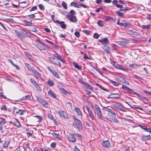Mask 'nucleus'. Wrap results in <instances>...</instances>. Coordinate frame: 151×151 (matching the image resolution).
<instances>
[{"label":"nucleus","mask_w":151,"mask_h":151,"mask_svg":"<svg viewBox=\"0 0 151 151\" xmlns=\"http://www.w3.org/2000/svg\"><path fill=\"white\" fill-rule=\"evenodd\" d=\"M146 18L148 20L151 19V14H148Z\"/></svg>","instance_id":"nucleus-64"},{"label":"nucleus","mask_w":151,"mask_h":151,"mask_svg":"<svg viewBox=\"0 0 151 151\" xmlns=\"http://www.w3.org/2000/svg\"><path fill=\"white\" fill-rule=\"evenodd\" d=\"M60 116L62 118H64L65 119H68V115L67 113L64 111L60 110L58 111V112Z\"/></svg>","instance_id":"nucleus-9"},{"label":"nucleus","mask_w":151,"mask_h":151,"mask_svg":"<svg viewBox=\"0 0 151 151\" xmlns=\"http://www.w3.org/2000/svg\"><path fill=\"white\" fill-rule=\"evenodd\" d=\"M32 95H27L23 97L21 99V100H25L31 99Z\"/></svg>","instance_id":"nucleus-20"},{"label":"nucleus","mask_w":151,"mask_h":151,"mask_svg":"<svg viewBox=\"0 0 151 151\" xmlns=\"http://www.w3.org/2000/svg\"><path fill=\"white\" fill-rule=\"evenodd\" d=\"M128 87L124 85H123L122 86V88L123 89L126 90V91L128 89Z\"/></svg>","instance_id":"nucleus-55"},{"label":"nucleus","mask_w":151,"mask_h":151,"mask_svg":"<svg viewBox=\"0 0 151 151\" xmlns=\"http://www.w3.org/2000/svg\"><path fill=\"white\" fill-rule=\"evenodd\" d=\"M142 28L143 29H148L150 28V25H142Z\"/></svg>","instance_id":"nucleus-26"},{"label":"nucleus","mask_w":151,"mask_h":151,"mask_svg":"<svg viewBox=\"0 0 151 151\" xmlns=\"http://www.w3.org/2000/svg\"><path fill=\"white\" fill-rule=\"evenodd\" d=\"M35 117H36L38 118V122H40L42 120V118L41 117L39 116H35Z\"/></svg>","instance_id":"nucleus-53"},{"label":"nucleus","mask_w":151,"mask_h":151,"mask_svg":"<svg viewBox=\"0 0 151 151\" xmlns=\"http://www.w3.org/2000/svg\"><path fill=\"white\" fill-rule=\"evenodd\" d=\"M75 35L77 37H79L80 36V32H76L74 33Z\"/></svg>","instance_id":"nucleus-48"},{"label":"nucleus","mask_w":151,"mask_h":151,"mask_svg":"<svg viewBox=\"0 0 151 151\" xmlns=\"http://www.w3.org/2000/svg\"><path fill=\"white\" fill-rule=\"evenodd\" d=\"M60 13L63 15L66 16V18H67L69 15V12L66 11H61L60 12Z\"/></svg>","instance_id":"nucleus-31"},{"label":"nucleus","mask_w":151,"mask_h":151,"mask_svg":"<svg viewBox=\"0 0 151 151\" xmlns=\"http://www.w3.org/2000/svg\"><path fill=\"white\" fill-rule=\"evenodd\" d=\"M62 6L65 9H67V5L65 2L63 1L62 2Z\"/></svg>","instance_id":"nucleus-43"},{"label":"nucleus","mask_w":151,"mask_h":151,"mask_svg":"<svg viewBox=\"0 0 151 151\" xmlns=\"http://www.w3.org/2000/svg\"><path fill=\"white\" fill-rule=\"evenodd\" d=\"M79 82L83 84L84 85L86 84V83L84 82L82 79H79Z\"/></svg>","instance_id":"nucleus-60"},{"label":"nucleus","mask_w":151,"mask_h":151,"mask_svg":"<svg viewBox=\"0 0 151 151\" xmlns=\"http://www.w3.org/2000/svg\"><path fill=\"white\" fill-rule=\"evenodd\" d=\"M105 48L104 49V51L106 52L107 53L109 54L110 51V49L109 47L107 46H106L105 47Z\"/></svg>","instance_id":"nucleus-22"},{"label":"nucleus","mask_w":151,"mask_h":151,"mask_svg":"<svg viewBox=\"0 0 151 151\" xmlns=\"http://www.w3.org/2000/svg\"><path fill=\"white\" fill-rule=\"evenodd\" d=\"M139 126L141 128L145 130L146 131L148 132L151 134V128H147V127L145 126H143L142 125H140Z\"/></svg>","instance_id":"nucleus-16"},{"label":"nucleus","mask_w":151,"mask_h":151,"mask_svg":"<svg viewBox=\"0 0 151 151\" xmlns=\"http://www.w3.org/2000/svg\"><path fill=\"white\" fill-rule=\"evenodd\" d=\"M35 44V46L40 50H45L47 47H48V46H46L43 42L39 40H37Z\"/></svg>","instance_id":"nucleus-4"},{"label":"nucleus","mask_w":151,"mask_h":151,"mask_svg":"<svg viewBox=\"0 0 151 151\" xmlns=\"http://www.w3.org/2000/svg\"><path fill=\"white\" fill-rule=\"evenodd\" d=\"M30 81L34 86L37 84L33 78H31L30 79Z\"/></svg>","instance_id":"nucleus-39"},{"label":"nucleus","mask_w":151,"mask_h":151,"mask_svg":"<svg viewBox=\"0 0 151 151\" xmlns=\"http://www.w3.org/2000/svg\"><path fill=\"white\" fill-rule=\"evenodd\" d=\"M151 138V136L150 135H144L142 136V140L144 141L149 140Z\"/></svg>","instance_id":"nucleus-19"},{"label":"nucleus","mask_w":151,"mask_h":151,"mask_svg":"<svg viewBox=\"0 0 151 151\" xmlns=\"http://www.w3.org/2000/svg\"><path fill=\"white\" fill-rule=\"evenodd\" d=\"M111 95H109L108 96V98H112V99H118L120 97V96L118 97H111Z\"/></svg>","instance_id":"nucleus-51"},{"label":"nucleus","mask_w":151,"mask_h":151,"mask_svg":"<svg viewBox=\"0 0 151 151\" xmlns=\"http://www.w3.org/2000/svg\"><path fill=\"white\" fill-rule=\"evenodd\" d=\"M97 24L99 26L101 27H102L104 26L103 22L101 20H99L98 21Z\"/></svg>","instance_id":"nucleus-33"},{"label":"nucleus","mask_w":151,"mask_h":151,"mask_svg":"<svg viewBox=\"0 0 151 151\" xmlns=\"http://www.w3.org/2000/svg\"><path fill=\"white\" fill-rule=\"evenodd\" d=\"M49 59L50 61L52 64L57 65L60 67L61 66V65L60 62L58 61L57 59H56L52 57L49 58Z\"/></svg>","instance_id":"nucleus-7"},{"label":"nucleus","mask_w":151,"mask_h":151,"mask_svg":"<svg viewBox=\"0 0 151 151\" xmlns=\"http://www.w3.org/2000/svg\"><path fill=\"white\" fill-rule=\"evenodd\" d=\"M85 86H86L88 89L90 90H92L93 89V87L91 86L88 83H86L85 84Z\"/></svg>","instance_id":"nucleus-34"},{"label":"nucleus","mask_w":151,"mask_h":151,"mask_svg":"<svg viewBox=\"0 0 151 151\" xmlns=\"http://www.w3.org/2000/svg\"><path fill=\"white\" fill-rule=\"evenodd\" d=\"M6 122L5 119H3L1 120L0 122V125H2L5 124Z\"/></svg>","instance_id":"nucleus-58"},{"label":"nucleus","mask_w":151,"mask_h":151,"mask_svg":"<svg viewBox=\"0 0 151 151\" xmlns=\"http://www.w3.org/2000/svg\"><path fill=\"white\" fill-rule=\"evenodd\" d=\"M116 14H118L120 17H122L124 15V14L123 13L120 12L118 11H116Z\"/></svg>","instance_id":"nucleus-52"},{"label":"nucleus","mask_w":151,"mask_h":151,"mask_svg":"<svg viewBox=\"0 0 151 151\" xmlns=\"http://www.w3.org/2000/svg\"><path fill=\"white\" fill-rule=\"evenodd\" d=\"M104 111V118L106 119L111 122L118 123L119 120L114 116H116L117 113H115L110 107H104L102 109Z\"/></svg>","instance_id":"nucleus-1"},{"label":"nucleus","mask_w":151,"mask_h":151,"mask_svg":"<svg viewBox=\"0 0 151 151\" xmlns=\"http://www.w3.org/2000/svg\"><path fill=\"white\" fill-rule=\"evenodd\" d=\"M93 36L96 39L98 38L99 37V35L98 34V33H94Z\"/></svg>","instance_id":"nucleus-49"},{"label":"nucleus","mask_w":151,"mask_h":151,"mask_svg":"<svg viewBox=\"0 0 151 151\" xmlns=\"http://www.w3.org/2000/svg\"><path fill=\"white\" fill-rule=\"evenodd\" d=\"M132 31H133V30H129L127 31V33L128 35H132L133 33Z\"/></svg>","instance_id":"nucleus-50"},{"label":"nucleus","mask_w":151,"mask_h":151,"mask_svg":"<svg viewBox=\"0 0 151 151\" xmlns=\"http://www.w3.org/2000/svg\"><path fill=\"white\" fill-rule=\"evenodd\" d=\"M28 16L29 17L32 18H33V19H34L35 17V15L34 14L29 15Z\"/></svg>","instance_id":"nucleus-63"},{"label":"nucleus","mask_w":151,"mask_h":151,"mask_svg":"<svg viewBox=\"0 0 151 151\" xmlns=\"http://www.w3.org/2000/svg\"><path fill=\"white\" fill-rule=\"evenodd\" d=\"M74 111L76 112L78 115L82 116V112L79 108L77 107H75L74 109Z\"/></svg>","instance_id":"nucleus-17"},{"label":"nucleus","mask_w":151,"mask_h":151,"mask_svg":"<svg viewBox=\"0 0 151 151\" xmlns=\"http://www.w3.org/2000/svg\"><path fill=\"white\" fill-rule=\"evenodd\" d=\"M10 142L9 141H6L4 143H3V147L4 148L7 147L9 143Z\"/></svg>","instance_id":"nucleus-36"},{"label":"nucleus","mask_w":151,"mask_h":151,"mask_svg":"<svg viewBox=\"0 0 151 151\" xmlns=\"http://www.w3.org/2000/svg\"><path fill=\"white\" fill-rule=\"evenodd\" d=\"M119 80L121 82H123L125 81V80L124 78L122 77H120L119 78Z\"/></svg>","instance_id":"nucleus-61"},{"label":"nucleus","mask_w":151,"mask_h":151,"mask_svg":"<svg viewBox=\"0 0 151 151\" xmlns=\"http://www.w3.org/2000/svg\"><path fill=\"white\" fill-rule=\"evenodd\" d=\"M37 101L40 103L42 104L43 105H46L47 104V103L44 100H43L40 98L38 97L37 98Z\"/></svg>","instance_id":"nucleus-18"},{"label":"nucleus","mask_w":151,"mask_h":151,"mask_svg":"<svg viewBox=\"0 0 151 151\" xmlns=\"http://www.w3.org/2000/svg\"><path fill=\"white\" fill-rule=\"evenodd\" d=\"M74 65L75 68L78 69L79 70L81 69V66L78 65L77 63H74Z\"/></svg>","instance_id":"nucleus-28"},{"label":"nucleus","mask_w":151,"mask_h":151,"mask_svg":"<svg viewBox=\"0 0 151 151\" xmlns=\"http://www.w3.org/2000/svg\"><path fill=\"white\" fill-rule=\"evenodd\" d=\"M40 9L41 10H44L45 9L44 6L42 4H40L38 5Z\"/></svg>","instance_id":"nucleus-46"},{"label":"nucleus","mask_w":151,"mask_h":151,"mask_svg":"<svg viewBox=\"0 0 151 151\" xmlns=\"http://www.w3.org/2000/svg\"><path fill=\"white\" fill-rule=\"evenodd\" d=\"M7 108L6 106L5 105L3 106L1 108V110H7Z\"/></svg>","instance_id":"nucleus-59"},{"label":"nucleus","mask_w":151,"mask_h":151,"mask_svg":"<svg viewBox=\"0 0 151 151\" xmlns=\"http://www.w3.org/2000/svg\"><path fill=\"white\" fill-rule=\"evenodd\" d=\"M120 24V26L124 27H126L129 28V26L128 23L127 22L125 23H121Z\"/></svg>","instance_id":"nucleus-27"},{"label":"nucleus","mask_w":151,"mask_h":151,"mask_svg":"<svg viewBox=\"0 0 151 151\" xmlns=\"http://www.w3.org/2000/svg\"><path fill=\"white\" fill-rule=\"evenodd\" d=\"M96 85L97 86H98L101 89H102L104 91H109L108 89L104 88V87H103V86H101V85L99 84L96 83Z\"/></svg>","instance_id":"nucleus-29"},{"label":"nucleus","mask_w":151,"mask_h":151,"mask_svg":"<svg viewBox=\"0 0 151 151\" xmlns=\"http://www.w3.org/2000/svg\"><path fill=\"white\" fill-rule=\"evenodd\" d=\"M89 115V116L93 120H94V116L92 111L91 110L88 112Z\"/></svg>","instance_id":"nucleus-32"},{"label":"nucleus","mask_w":151,"mask_h":151,"mask_svg":"<svg viewBox=\"0 0 151 151\" xmlns=\"http://www.w3.org/2000/svg\"><path fill=\"white\" fill-rule=\"evenodd\" d=\"M14 125L18 128H19L20 126V123L19 121H16L14 122Z\"/></svg>","instance_id":"nucleus-35"},{"label":"nucleus","mask_w":151,"mask_h":151,"mask_svg":"<svg viewBox=\"0 0 151 151\" xmlns=\"http://www.w3.org/2000/svg\"><path fill=\"white\" fill-rule=\"evenodd\" d=\"M60 27L63 29H65L66 27V24H64V23H63L61 25H60Z\"/></svg>","instance_id":"nucleus-62"},{"label":"nucleus","mask_w":151,"mask_h":151,"mask_svg":"<svg viewBox=\"0 0 151 151\" xmlns=\"http://www.w3.org/2000/svg\"><path fill=\"white\" fill-rule=\"evenodd\" d=\"M48 116L49 118L52 120V119H54V118L52 115L51 114H48Z\"/></svg>","instance_id":"nucleus-56"},{"label":"nucleus","mask_w":151,"mask_h":151,"mask_svg":"<svg viewBox=\"0 0 151 151\" xmlns=\"http://www.w3.org/2000/svg\"><path fill=\"white\" fill-rule=\"evenodd\" d=\"M24 55L27 57L29 59L34 61L36 62V59L33 57L32 55H30L27 52H24Z\"/></svg>","instance_id":"nucleus-11"},{"label":"nucleus","mask_w":151,"mask_h":151,"mask_svg":"<svg viewBox=\"0 0 151 151\" xmlns=\"http://www.w3.org/2000/svg\"><path fill=\"white\" fill-rule=\"evenodd\" d=\"M74 135V134L73 133V134H70L68 135V137L69 140L73 142H75L76 141Z\"/></svg>","instance_id":"nucleus-10"},{"label":"nucleus","mask_w":151,"mask_h":151,"mask_svg":"<svg viewBox=\"0 0 151 151\" xmlns=\"http://www.w3.org/2000/svg\"><path fill=\"white\" fill-rule=\"evenodd\" d=\"M70 4L71 6H72L73 4L74 6L76 7L79 8L80 7V4H78L77 3L75 2H73L72 3H71Z\"/></svg>","instance_id":"nucleus-25"},{"label":"nucleus","mask_w":151,"mask_h":151,"mask_svg":"<svg viewBox=\"0 0 151 151\" xmlns=\"http://www.w3.org/2000/svg\"><path fill=\"white\" fill-rule=\"evenodd\" d=\"M113 106L116 109L119 110L124 112H126L127 110L128 109L123 106L121 104L118 103L114 104Z\"/></svg>","instance_id":"nucleus-5"},{"label":"nucleus","mask_w":151,"mask_h":151,"mask_svg":"<svg viewBox=\"0 0 151 151\" xmlns=\"http://www.w3.org/2000/svg\"><path fill=\"white\" fill-rule=\"evenodd\" d=\"M132 35H133L136 36H138L139 35V33L138 32H137L136 31H132Z\"/></svg>","instance_id":"nucleus-47"},{"label":"nucleus","mask_w":151,"mask_h":151,"mask_svg":"<svg viewBox=\"0 0 151 151\" xmlns=\"http://www.w3.org/2000/svg\"><path fill=\"white\" fill-rule=\"evenodd\" d=\"M24 65L27 68L28 70L31 71L32 73L37 75L39 77L40 80L42 79L41 77V75L39 72L35 70V69L29 64L27 63H25Z\"/></svg>","instance_id":"nucleus-2"},{"label":"nucleus","mask_w":151,"mask_h":151,"mask_svg":"<svg viewBox=\"0 0 151 151\" xmlns=\"http://www.w3.org/2000/svg\"><path fill=\"white\" fill-rule=\"evenodd\" d=\"M118 44L119 45L123 46H125L126 45L125 42L122 41H119L118 42Z\"/></svg>","instance_id":"nucleus-40"},{"label":"nucleus","mask_w":151,"mask_h":151,"mask_svg":"<svg viewBox=\"0 0 151 151\" xmlns=\"http://www.w3.org/2000/svg\"><path fill=\"white\" fill-rule=\"evenodd\" d=\"M99 41L103 45H106L109 44V41L107 37L102 39L101 40H99Z\"/></svg>","instance_id":"nucleus-12"},{"label":"nucleus","mask_w":151,"mask_h":151,"mask_svg":"<svg viewBox=\"0 0 151 151\" xmlns=\"http://www.w3.org/2000/svg\"><path fill=\"white\" fill-rule=\"evenodd\" d=\"M111 82L112 84L115 86H118L119 85V83L115 82V81H111Z\"/></svg>","instance_id":"nucleus-44"},{"label":"nucleus","mask_w":151,"mask_h":151,"mask_svg":"<svg viewBox=\"0 0 151 151\" xmlns=\"http://www.w3.org/2000/svg\"><path fill=\"white\" fill-rule=\"evenodd\" d=\"M94 106L95 109V112L97 113L98 116L99 118L101 119H103L104 118V111H103V113L102 114L99 107L97 104H95Z\"/></svg>","instance_id":"nucleus-6"},{"label":"nucleus","mask_w":151,"mask_h":151,"mask_svg":"<svg viewBox=\"0 0 151 151\" xmlns=\"http://www.w3.org/2000/svg\"><path fill=\"white\" fill-rule=\"evenodd\" d=\"M67 18L72 22L76 23L77 21L76 17L72 14H69Z\"/></svg>","instance_id":"nucleus-8"},{"label":"nucleus","mask_w":151,"mask_h":151,"mask_svg":"<svg viewBox=\"0 0 151 151\" xmlns=\"http://www.w3.org/2000/svg\"><path fill=\"white\" fill-rule=\"evenodd\" d=\"M116 68L121 70L124 71H127V69L124 68L122 66L120 65H117L114 66Z\"/></svg>","instance_id":"nucleus-15"},{"label":"nucleus","mask_w":151,"mask_h":151,"mask_svg":"<svg viewBox=\"0 0 151 151\" xmlns=\"http://www.w3.org/2000/svg\"><path fill=\"white\" fill-rule=\"evenodd\" d=\"M53 137L56 139H57L58 140H60L61 139L60 136L59 135V134L55 133L53 132L52 133Z\"/></svg>","instance_id":"nucleus-14"},{"label":"nucleus","mask_w":151,"mask_h":151,"mask_svg":"<svg viewBox=\"0 0 151 151\" xmlns=\"http://www.w3.org/2000/svg\"><path fill=\"white\" fill-rule=\"evenodd\" d=\"M35 86L36 87L37 89L39 91H40L41 90V89L39 85L37 84L35 85Z\"/></svg>","instance_id":"nucleus-45"},{"label":"nucleus","mask_w":151,"mask_h":151,"mask_svg":"<svg viewBox=\"0 0 151 151\" xmlns=\"http://www.w3.org/2000/svg\"><path fill=\"white\" fill-rule=\"evenodd\" d=\"M0 25L3 27V29L6 31H7V29L5 27V26H4V24H3L2 23H1V22H0Z\"/></svg>","instance_id":"nucleus-54"},{"label":"nucleus","mask_w":151,"mask_h":151,"mask_svg":"<svg viewBox=\"0 0 151 151\" xmlns=\"http://www.w3.org/2000/svg\"><path fill=\"white\" fill-rule=\"evenodd\" d=\"M102 145L104 147L107 148L109 147L110 143L108 140L104 141L103 142Z\"/></svg>","instance_id":"nucleus-13"},{"label":"nucleus","mask_w":151,"mask_h":151,"mask_svg":"<svg viewBox=\"0 0 151 151\" xmlns=\"http://www.w3.org/2000/svg\"><path fill=\"white\" fill-rule=\"evenodd\" d=\"M127 91L129 92V93L132 94H139L138 93H136L134 91H133L131 89L129 88L128 87V89L127 90Z\"/></svg>","instance_id":"nucleus-24"},{"label":"nucleus","mask_w":151,"mask_h":151,"mask_svg":"<svg viewBox=\"0 0 151 151\" xmlns=\"http://www.w3.org/2000/svg\"><path fill=\"white\" fill-rule=\"evenodd\" d=\"M139 65H137L136 64L134 63L132 64H130L129 65V67H132V68H137L139 67Z\"/></svg>","instance_id":"nucleus-21"},{"label":"nucleus","mask_w":151,"mask_h":151,"mask_svg":"<svg viewBox=\"0 0 151 151\" xmlns=\"http://www.w3.org/2000/svg\"><path fill=\"white\" fill-rule=\"evenodd\" d=\"M23 22L26 24H32V22L31 20H23Z\"/></svg>","instance_id":"nucleus-38"},{"label":"nucleus","mask_w":151,"mask_h":151,"mask_svg":"<svg viewBox=\"0 0 151 151\" xmlns=\"http://www.w3.org/2000/svg\"><path fill=\"white\" fill-rule=\"evenodd\" d=\"M37 8V6H35L32 7L29 10L30 11H33L36 10Z\"/></svg>","instance_id":"nucleus-57"},{"label":"nucleus","mask_w":151,"mask_h":151,"mask_svg":"<svg viewBox=\"0 0 151 151\" xmlns=\"http://www.w3.org/2000/svg\"><path fill=\"white\" fill-rule=\"evenodd\" d=\"M60 91L62 93L65 94H66L67 93V92L63 88H60Z\"/></svg>","instance_id":"nucleus-41"},{"label":"nucleus","mask_w":151,"mask_h":151,"mask_svg":"<svg viewBox=\"0 0 151 151\" xmlns=\"http://www.w3.org/2000/svg\"><path fill=\"white\" fill-rule=\"evenodd\" d=\"M52 71L53 72H52V73L53 75L57 78H60V76L58 74L57 72H55V70H52Z\"/></svg>","instance_id":"nucleus-30"},{"label":"nucleus","mask_w":151,"mask_h":151,"mask_svg":"<svg viewBox=\"0 0 151 151\" xmlns=\"http://www.w3.org/2000/svg\"><path fill=\"white\" fill-rule=\"evenodd\" d=\"M47 83L50 86H53L54 84V83L51 80L48 81Z\"/></svg>","instance_id":"nucleus-37"},{"label":"nucleus","mask_w":151,"mask_h":151,"mask_svg":"<svg viewBox=\"0 0 151 151\" xmlns=\"http://www.w3.org/2000/svg\"><path fill=\"white\" fill-rule=\"evenodd\" d=\"M137 95L138 96V97L140 98L141 99L146 100L147 99L145 97L143 96H142V95Z\"/></svg>","instance_id":"nucleus-42"},{"label":"nucleus","mask_w":151,"mask_h":151,"mask_svg":"<svg viewBox=\"0 0 151 151\" xmlns=\"http://www.w3.org/2000/svg\"><path fill=\"white\" fill-rule=\"evenodd\" d=\"M72 117L76 123L73 124V126L77 128L78 130H82L83 127L80 121L76 118L74 116H73Z\"/></svg>","instance_id":"nucleus-3"},{"label":"nucleus","mask_w":151,"mask_h":151,"mask_svg":"<svg viewBox=\"0 0 151 151\" xmlns=\"http://www.w3.org/2000/svg\"><path fill=\"white\" fill-rule=\"evenodd\" d=\"M24 112V111L23 110H22L20 109H19L17 111H16V114H19L20 115H22Z\"/></svg>","instance_id":"nucleus-23"}]
</instances>
